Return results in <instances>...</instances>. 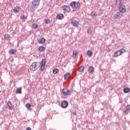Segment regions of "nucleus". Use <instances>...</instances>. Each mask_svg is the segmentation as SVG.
<instances>
[{
  "label": "nucleus",
  "instance_id": "1",
  "mask_svg": "<svg viewBox=\"0 0 130 130\" xmlns=\"http://www.w3.org/2000/svg\"><path fill=\"white\" fill-rule=\"evenodd\" d=\"M45 63H46V60L45 59H43L42 60L41 63H38L37 62H33L29 67V70L34 72L36 71L37 69L40 68V71H43L45 67Z\"/></svg>",
  "mask_w": 130,
  "mask_h": 130
},
{
  "label": "nucleus",
  "instance_id": "2",
  "mask_svg": "<svg viewBox=\"0 0 130 130\" xmlns=\"http://www.w3.org/2000/svg\"><path fill=\"white\" fill-rule=\"evenodd\" d=\"M119 12H117L115 15L116 19H121L122 17V13L126 12V8H125V6L122 5L119 8Z\"/></svg>",
  "mask_w": 130,
  "mask_h": 130
},
{
  "label": "nucleus",
  "instance_id": "3",
  "mask_svg": "<svg viewBox=\"0 0 130 130\" xmlns=\"http://www.w3.org/2000/svg\"><path fill=\"white\" fill-rule=\"evenodd\" d=\"M41 0H32L30 6V11L32 13L35 12L36 10L39 7Z\"/></svg>",
  "mask_w": 130,
  "mask_h": 130
},
{
  "label": "nucleus",
  "instance_id": "4",
  "mask_svg": "<svg viewBox=\"0 0 130 130\" xmlns=\"http://www.w3.org/2000/svg\"><path fill=\"white\" fill-rule=\"evenodd\" d=\"M125 52V50L124 49H121L120 50L117 51L114 53V57H117V56H119L121 54Z\"/></svg>",
  "mask_w": 130,
  "mask_h": 130
},
{
  "label": "nucleus",
  "instance_id": "5",
  "mask_svg": "<svg viewBox=\"0 0 130 130\" xmlns=\"http://www.w3.org/2000/svg\"><path fill=\"white\" fill-rule=\"evenodd\" d=\"M62 10L63 11V13H70L71 12V8L68 5H64L62 7Z\"/></svg>",
  "mask_w": 130,
  "mask_h": 130
},
{
  "label": "nucleus",
  "instance_id": "6",
  "mask_svg": "<svg viewBox=\"0 0 130 130\" xmlns=\"http://www.w3.org/2000/svg\"><path fill=\"white\" fill-rule=\"evenodd\" d=\"M70 6L73 9H77V8H78V7H80V3L79 2H73L71 3Z\"/></svg>",
  "mask_w": 130,
  "mask_h": 130
},
{
  "label": "nucleus",
  "instance_id": "7",
  "mask_svg": "<svg viewBox=\"0 0 130 130\" xmlns=\"http://www.w3.org/2000/svg\"><path fill=\"white\" fill-rule=\"evenodd\" d=\"M70 90L67 88H63L61 90V94L62 95H64V96H67V95H69L70 94Z\"/></svg>",
  "mask_w": 130,
  "mask_h": 130
},
{
  "label": "nucleus",
  "instance_id": "8",
  "mask_svg": "<svg viewBox=\"0 0 130 130\" xmlns=\"http://www.w3.org/2000/svg\"><path fill=\"white\" fill-rule=\"evenodd\" d=\"M7 105L9 107V110H13V109H14V105L13 104H12V102L8 101L7 103Z\"/></svg>",
  "mask_w": 130,
  "mask_h": 130
},
{
  "label": "nucleus",
  "instance_id": "9",
  "mask_svg": "<svg viewBox=\"0 0 130 130\" xmlns=\"http://www.w3.org/2000/svg\"><path fill=\"white\" fill-rule=\"evenodd\" d=\"M69 105V103L67 101H64L61 103V106L62 108H67Z\"/></svg>",
  "mask_w": 130,
  "mask_h": 130
},
{
  "label": "nucleus",
  "instance_id": "10",
  "mask_svg": "<svg viewBox=\"0 0 130 130\" xmlns=\"http://www.w3.org/2000/svg\"><path fill=\"white\" fill-rule=\"evenodd\" d=\"M71 24L74 27H78V26L79 25V22L77 21H76V20H73L71 22Z\"/></svg>",
  "mask_w": 130,
  "mask_h": 130
},
{
  "label": "nucleus",
  "instance_id": "11",
  "mask_svg": "<svg viewBox=\"0 0 130 130\" xmlns=\"http://www.w3.org/2000/svg\"><path fill=\"white\" fill-rule=\"evenodd\" d=\"M38 41L39 43L40 44H43L44 43H45V39L43 38H40L38 40Z\"/></svg>",
  "mask_w": 130,
  "mask_h": 130
},
{
  "label": "nucleus",
  "instance_id": "12",
  "mask_svg": "<svg viewBox=\"0 0 130 130\" xmlns=\"http://www.w3.org/2000/svg\"><path fill=\"white\" fill-rule=\"evenodd\" d=\"M20 10H21V7H16V8L13 10V12L15 14H17V13L20 12Z\"/></svg>",
  "mask_w": 130,
  "mask_h": 130
},
{
  "label": "nucleus",
  "instance_id": "13",
  "mask_svg": "<svg viewBox=\"0 0 130 130\" xmlns=\"http://www.w3.org/2000/svg\"><path fill=\"white\" fill-rule=\"evenodd\" d=\"M56 18L58 19V20H62V19L64 18V16L63 14H59L57 15Z\"/></svg>",
  "mask_w": 130,
  "mask_h": 130
},
{
  "label": "nucleus",
  "instance_id": "14",
  "mask_svg": "<svg viewBox=\"0 0 130 130\" xmlns=\"http://www.w3.org/2000/svg\"><path fill=\"white\" fill-rule=\"evenodd\" d=\"M89 73H94V67L93 66H90L88 68Z\"/></svg>",
  "mask_w": 130,
  "mask_h": 130
},
{
  "label": "nucleus",
  "instance_id": "15",
  "mask_svg": "<svg viewBox=\"0 0 130 130\" xmlns=\"http://www.w3.org/2000/svg\"><path fill=\"white\" fill-rule=\"evenodd\" d=\"M22 93V87L17 88L16 89V94H21Z\"/></svg>",
  "mask_w": 130,
  "mask_h": 130
},
{
  "label": "nucleus",
  "instance_id": "16",
  "mask_svg": "<svg viewBox=\"0 0 130 130\" xmlns=\"http://www.w3.org/2000/svg\"><path fill=\"white\" fill-rule=\"evenodd\" d=\"M16 52L17 51H16V50L12 49L9 51V54H15V53H16Z\"/></svg>",
  "mask_w": 130,
  "mask_h": 130
},
{
  "label": "nucleus",
  "instance_id": "17",
  "mask_svg": "<svg viewBox=\"0 0 130 130\" xmlns=\"http://www.w3.org/2000/svg\"><path fill=\"white\" fill-rule=\"evenodd\" d=\"M70 75H71V73H66L64 75V80H67V79H69V78H70Z\"/></svg>",
  "mask_w": 130,
  "mask_h": 130
},
{
  "label": "nucleus",
  "instance_id": "18",
  "mask_svg": "<svg viewBox=\"0 0 130 130\" xmlns=\"http://www.w3.org/2000/svg\"><path fill=\"white\" fill-rule=\"evenodd\" d=\"M84 70H85V67L84 66H81L78 69V71L80 73H82V72H84Z\"/></svg>",
  "mask_w": 130,
  "mask_h": 130
},
{
  "label": "nucleus",
  "instance_id": "19",
  "mask_svg": "<svg viewBox=\"0 0 130 130\" xmlns=\"http://www.w3.org/2000/svg\"><path fill=\"white\" fill-rule=\"evenodd\" d=\"M121 1L122 0H117L116 1V5H117L118 6H119V8H120V7H121Z\"/></svg>",
  "mask_w": 130,
  "mask_h": 130
},
{
  "label": "nucleus",
  "instance_id": "20",
  "mask_svg": "<svg viewBox=\"0 0 130 130\" xmlns=\"http://www.w3.org/2000/svg\"><path fill=\"white\" fill-rule=\"evenodd\" d=\"M5 39H6V40H9V39H10V38H11V35H10V34H5V36H4Z\"/></svg>",
  "mask_w": 130,
  "mask_h": 130
},
{
  "label": "nucleus",
  "instance_id": "21",
  "mask_svg": "<svg viewBox=\"0 0 130 130\" xmlns=\"http://www.w3.org/2000/svg\"><path fill=\"white\" fill-rule=\"evenodd\" d=\"M44 49L45 48L42 46H40L38 48L39 51H40V52H42L43 51H44Z\"/></svg>",
  "mask_w": 130,
  "mask_h": 130
},
{
  "label": "nucleus",
  "instance_id": "22",
  "mask_svg": "<svg viewBox=\"0 0 130 130\" xmlns=\"http://www.w3.org/2000/svg\"><path fill=\"white\" fill-rule=\"evenodd\" d=\"M58 72H59V70L57 68H54L53 70V74L54 75H56V74H57V73H58Z\"/></svg>",
  "mask_w": 130,
  "mask_h": 130
},
{
  "label": "nucleus",
  "instance_id": "23",
  "mask_svg": "<svg viewBox=\"0 0 130 130\" xmlns=\"http://www.w3.org/2000/svg\"><path fill=\"white\" fill-rule=\"evenodd\" d=\"M77 54H78V52H77V51H73V57H74V58H76V57H77Z\"/></svg>",
  "mask_w": 130,
  "mask_h": 130
},
{
  "label": "nucleus",
  "instance_id": "24",
  "mask_svg": "<svg viewBox=\"0 0 130 130\" xmlns=\"http://www.w3.org/2000/svg\"><path fill=\"white\" fill-rule=\"evenodd\" d=\"M87 55L91 57L92 55H93V53L92 52V51L88 50L87 51Z\"/></svg>",
  "mask_w": 130,
  "mask_h": 130
},
{
  "label": "nucleus",
  "instance_id": "25",
  "mask_svg": "<svg viewBox=\"0 0 130 130\" xmlns=\"http://www.w3.org/2000/svg\"><path fill=\"white\" fill-rule=\"evenodd\" d=\"M32 27L33 29H37V28H38V24L34 23L32 25Z\"/></svg>",
  "mask_w": 130,
  "mask_h": 130
},
{
  "label": "nucleus",
  "instance_id": "26",
  "mask_svg": "<svg viewBox=\"0 0 130 130\" xmlns=\"http://www.w3.org/2000/svg\"><path fill=\"white\" fill-rule=\"evenodd\" d=\"M124 93H128L129 92V89L128 88H125L123 89Z\"/></svg>",
  "mask_w": 130,
  "mask_h": 130
},
{
  "label": "nucleus",
  "instance_id": "27",
  "mask_svg": "<svg viewBox=\"0 0 130 130\" xmlns=\"http://www.w3.org/2000/svg\"><path fill=\"white\" fill-rule=\"evenodd\" d=\"M87 33L88 34H92V29L89 27L87 29Z\"/></svg>",
  "mask_w": 130,
  "mask_h": 130
},
{
  "label": "nucleus",
  "instance_id": "28",
  "mask_svg": "<svg viewBox=\"0 0 130 130\" xmlns=\"http://www.w3.org/2000/svg\"><path fill=\"white\" fill-rule=\"evenodd\" d=\"M50 23V20L49 19H46L45 20V24H49Z\"/></svg>",
  "mask_w": 130,
  "mask_h": 130
},
{
  "label": "nucleus",
  "instance_id": "29",
  "mask_svg": "<svg viewBox=\"0 0 130 130\" xmlns=\"http://www.w3.org/2000/svg\"><path fill=\"white\" fill-rule=\"evenodd\" d=\"M25 106H26V108L29 109L30 108V107H31V104H26L25 105Z\"/></svg>",
  "mask_w": 130,
  "mask_h": 130
},
{
  "label": "nucleus",
  "instance_id": "30",
  "mask_svg": "<svg viewBox=\"0 0 130 130\" xmlns=\"http://www.w3.org/2000/svg\"><path fill=\"white\" fill-rule=\"evenodd\" d=\"M20 19H21V20H25V19H26V18L24 15H22L21 16Z\"/></svg>",
  "mask_w": 130,
  "mask_h": 130
},
{
  "label": "nucleus",
  "instance_id": "31",
  "mask_svg": "<svg viewBox=\"0 0 130 130\" xmlns=\"http://www.w3.org/2000/svg\"><path fill=\"white\" fill-rule=\"evenodd\" d=\"M90 15L91 17H95V15H96V13L95 12H91Z\"/></svg>",
  "mask_w": 130,
  "mask_h": 130
},
{
  "label": "nucleus",
  "instance_id": "32",
  "mask_svg": "<svg viewBox=\"0 0 130 130\" xmlns=\"http://www.w3.org/2000/svg\"><path fill=\"white\" fill-rule=\"evenodd\" d=\"M124 112L125 113V114H127L128 112H129V111L125 109V110L124 111Z\"/></svg>",
  "mask_w": 130,
  "mask_h": 130
},
{
  "label": "nucleus",
  "instance_id": "33",
  "mask_svg": "<svg viewBox=\"0 0 130 130\" xmlns=\"http://www.w3.org/2000/svg\"><path fill=\"white\" fill-rule=\"evenodd\" d=\"M126 109L127 110H128V111H130V105L127 106L126 107Z\"/></svg>",
  "mask_w": 130,
  "mask_h": 130
},
{
  "label": "nucleus",
  "instance_id": "34",
  "mask_svg": "<svg viewBox=\"0 0 130 130\" xmlns=\"http://www.w3.org/2000/svg\"><path fill=\"white\" fill-rule=\"evenodd\" d=\"M26 130H32V129H31V128H30V127H27V128H26Z\"/></svg>",
  "mask_w": 130,
  "mask_h": 130
},
{
  "label": "nucleus",
  "instance_id": "35",
  "mask_svg": "<svg viewBox=\"0 0 130 130\" xmlns=\"http://www.w3.org/2000/svg\"><path fill=\"white\" fill-rule=\"evenodd\" d=\"M73 114H74V115H77V113L74 112V113H73Z\"/></svg>",
  "mask_w": 130,
  "mask_h": 130
}]
</instances>
